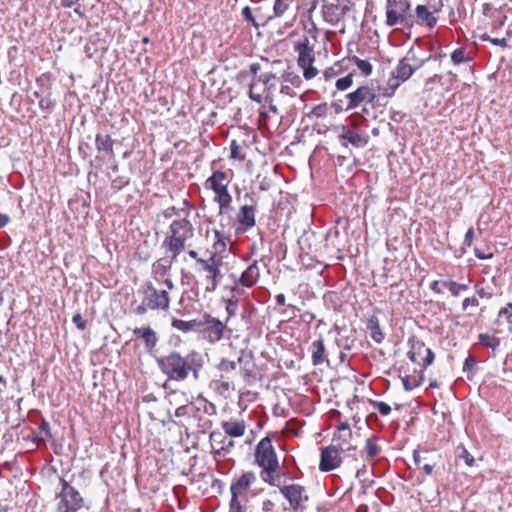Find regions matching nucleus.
Listing matches in <instances>:
<instances>
[{"mask_svg": "<svg viewBox=\"0 0 512 512\" xmlns=\"http://www.w3.org/2000/svg\"><path fill=\"white\" fill-rule=\"evenodd\" d=\"M254 463L261 469L260 476L265 483L279 485V460L270 437L262 438L255 446Z\"/></svg>", "mask_w": 512, "mask_h": 512, "instance_id": "1", "label": "nucleus"}, {"mask_svg": "<svg viewBox=\"0 0 512 512\" xmlns=\"http://www.w3.org/2000/svg\"><path fill=\"white\" fill-rule=\"evenodd\" d=\"M142 296L140 304H131L135 315H144L148 310L168 311L170 308V296L167 290H158L151 282L144 283L138 290Z\"/></svg>", "mask_w": 512, "mask_h": 512, "instance_id": "2", "label": "nucleus"}, {"mask_svg": "<svg viewBox=\"0 0 512 512\" xmlns=\"http://www.w3.org/2000/svg\"><path fill=\"white\" fill-rule=\"evenodd\" d=\"M194 235V228L191 222L185 217L183 219L174 220L169 231L163 241V247L173 254V259H177L178 255L185 249L186 241Z\"/></svg>", "mask_w": 512, "mask_h": 512, "instance_id": "3", "label": "nucleus"}, {"mask_svg": "<svg viewBox=\"0 0 512 512\" xmlns=\"http://www.w3.org/2000/svg\"><path fill=\"white\" fill-rule=\"evenodd\" d=\"M230 182L231 177L228 172L215 170L204 183L205 188L212 190L214 193L213 201L219 206V215L232 210V196L228 190Z\"/></svg>", "mask_w": 512, "mask_h": 512, "instance_id": "4", "label": "nucleus"}, {"mask_svg": "<svg viewBox=\"0 0 512 512\" xmlns=\"http://www.w3.org/2000/svg\"><path fill=\"white\" fill-rule=\"evenodd\" d=\"M257 480L256 474L252 471L244 472L235 477L230 485L231 500L230 512H244L247 503V493L252 484Z\"/></svg>", "mask_w": 512, "mask_h": 512, "instance_id": "5", "label": "nucleus"}, {"mask_svg": "<svg viewBox=\"0 0 512 512\" xmlns=\"http://www.w3.org/2000/svg\"><path fill=\"white\" fill-rule=\"evenodd\" d=\"M191 360V352L182 356L178 352H171L168 355L157 359L161 371L171 380L184 381L187 379V369Z\"/></svg>", "mask_w": 512, "mask_h": 512, "instance_id": "6", "label": "nucleus"}, {"mask_svg": "<svg viewBox=\"0 0 512 512\" xmlns=\"http://www.w3.org/2000/svg\"><path fill=\"white\" fill-rule=\"evenodd\" d=\"M411 7L410 0H386L385 24L388 27L398 25L412 27L413 15Z\"/></svg>", "mask_w": 512, "mask_h": 512, "instance_id": "7", "label": "nucleus"}, {"mask_svg": "<svg viewBox=\"0 0 512 512\" xmlns=\"http://www.w3.org/2000/svg\"><path fill=\"white\" fill-rule=\"evenodd\" d=\"M60 483L61 491L56 495L58 499L56 512L79 511L84 504V499L80 492L64 478H60Z\"/></svg>", "mask_w": 512, "mask_h": 512, "instance_id": "8", "label": "nucleus"}, {"mask_svg": "<svg viewBox=\"0 0 512 512\" xmlns=\"http://www.w3.org/2000/svg\"><path fill=\"white\" fill-rule=\"evenodd\" d=\"M222 259L216 254H212L207 261H199V268L196 271L204 272L203 285L206 293H213L218 288L221 279Z\"/></svg>", "mask_w": 512, "mask_h": 512, "instance_id": "9", "label": "nucleus"}, {"mask_svg": "<svg viewBox=\"0 0 512 512\" xmlns=\"http://www.w3.org/2000/svg\"><path fill=\"white\" fill-rule=\"evenodd\" d=\"M295 51L298 53L297 65L303 71V77L305 80L314 79L319 71L313 65L315 62V53L313 47L310 45L309 39L304 38L298 41L294 46Z\"/></svg>", "mask_w": 512, "mask_h": 512, "instance_id": "10", "label": "nucleus"}, {"mask_svg": "<svg viewBox=\"0 0 512 512\" xmlns=\"http://www.w3.org/2000/svg\"><path fill=\"white\" fill-rule=\"evenodd\" d=\"M199 331L202 337L210 344L218 343L227 330V324L220 319L213 317L210 313L204 312L199 319Z\"/></svg>", "mask_w": 512, "mask_h": 512, "instance_id": "11", "label": "nucleus"}, {"mask_svg": "<svg viewBox=\"0 0 512 512\" xmlns=\"http://www.w3.org/2000/svg\"><path fill=\"white\" fill-rule=\"evenodd\" d=\"M331 445L343 454L352 455L351 453L356 451L357 444L347 422H342L336 427Z\"/></svg>", "mask_w": 512, "mask_h": 512, "instance_id": "12", "label": "nucleus"}, {"mask_svg": "<svg viewBox=\"0 0 512 512\" xmlns=\"http://www.w3.org/2000/svg\"><path fill=\"white\" fill-rule=\"evenodd\" d=\"M408 345L410 346V350L407 355L413 363L420 364L424 369L433 363L435 354L430 348L426 347L423 341L410 338Z\"/></svg>", "mask_w": 512, "mask_h": 512, "instance_id": "13", "label": "nucleus"}, {"mask_svg": "<svg viewBox=\"0 0 512 512\" xmlns=\"http://www.w3.org/2000/svg\"><path fill=\"white\" fill-rule=\"evenodd\" d=\"M256 210L257 201L254 198H250V204H245L240 207L236 215V234H243L255 226Z\"/></svg>", "mask_w": 512, "mask_h": 512, "instance_id": "14", "label": "nucleus"}, {"mask_svg": "<svg viewBox=\"0 0 512 512\" xmlns=\"http://www.w3.org/2000/svg\"><path fill=\"white\" fill-rule=\"evenodd\" d=\"M209 443L211 453L217 457L230 454L235 447L234 441L227 435L219 430L212 431L209 435Z\"/></svg>", "mask_w": 512, "mask_h": 512, "instance_id": "15", "label": "nucleus"}, {"mask_svg": "<svg viewBox=\"0 0 512 512\" xmlns=\"http://www.w3.org/2000/svg\"><path fill=\"white\" fill-rule=\"evenodd\" d=\"M377 95L372 87L367 85L358 87L355 91L346 95V110H353L362 104H373Z\"/></svg>", "mask_w": 512, "mask_h": 512, "instance_id": "16", "label": "nucleus"}, {"mask_svg": "<svg viewBox=\"0 0 512 512\" xmlns=\"http://www.w3.org/2000/svg\"><path fill=\"white\" fill-rule=\"evenodd\" d=\"M280 492L289 501L291 508L295 511L302 509L309 499L306 489L299 484L285 485L280 488Z\"/></svg>", "mask_w": 512, "mask_h": 512, "instance_id": "17", "label": "nucleus"}, {"mask_svg": "<svg viewBox=\"0 0 512 512\" xmlns=\"http://www.w3.org/2000/svg\"><path fill=\"white\" fill-rule=\"evenodd\" d=\"M426 60L416 61L415 55L412 50L408 52V54L399 61L396 68L392 71L393 75H396L402 81H407L412 74L420 68Z\"/></svg>", "mask_w": 512, "mask_h": 512, "instance_id": "18", "label": "nucleus"}, {"mask_svg": "<svg viewBox=\"0 0 512 512\" xmlns=\"http://www.w3.org/2000/svg\"><path fill=\"white\" fill-rule=\"evenodd\" d=\"M439 10L435 6H427L423 4H419L415 7V22L419 26L426 27L428 29H433L438 22V17L436 13Z\"/></svg>", "mask_w": 512, "mask_h": 512, "instance_id": "19", "label": "nucleus"}, {"mask_svg": "<svg viewBox=\"0 0 512 512\" xmlns=\"http://www.w3.org/2000/svg\"><path fill=\"white\" fill-rule=\"evenodd\" d=\"M341 452L331 444L321 449L319 470L329 472L338 468L341 464Z\"/></svg>", "mask_w": 512, "mask_h": 512, "instance_id": "20", "label": "nucleus"}, {"mask_svg": "<svg viewBox=\"0 0 512 512\" xmlns=\"http://www.w3.org/2000/svg\"><path fill=\"white\" fill-rule=\"evenodd\" d=\"M260 278V269L257 261H253L241 274L238 280L235 281L233 290L236 291L238 286L250 288L254 286Z\"/></svg>", "mask_w": 512, "mask_h": 512, "instance_id": "21", "label": "nucleus"}, {"mask_svg": "<svg viewBox=\"0 0 512 512\" xmlns=\"http://www.w3.org/2000/svg\"><path fill=\"white\" fill-rule=\"evenodd\" d=\"M339 140L341 145L348 147V144L354 147H364L367 145L369 137L367 135H361L350 130L347 126H341V133L339 134Z\"/></svg>", "mask_w": 512, "mask_h": 512, "instance_id": "22", "label": "nucleus"}, {"mask_svg": "<svg viewBox=\"0 0 512 512\" xmlns=\"http://www.w3.org/2000/svg\"><path fill=\"white\" fill-rule=\"evenodd\" d=\"M221 428L224 433L227 434L231 439L242 437L247 429V425L244 420L241 419H230L221 422Z\"/></svg>", "mask_w": 512, "mask_h": 512, "instance_id": "23", "label": "nucleus"}, {"mask_svg": "<svg viewBox=\"0 0 512 512\" xmlns=\"http://www.w3.org/2000/svg\"><path fill=\"white\" fill-rule=\"evenodd\" d=\"M176 259H173V254H171V258L163 257L156 260L152 264V275L156 281H160L164 278L172 268L173 262Z\"/></svg>", "mask_w": 512, "mask_h": 512, "instance_id": "24", "label": "nucleus"}, {"mask_svg": "<svg viewBox=\"0 0 512 512\" xmlns=\"http://www.w3.org/2000/svg\"><path fill=\"white\" fill-rule=\"evenodd\" d=\"M133 334L144 341L145 348L150 351L154 349L158 342L156 332L151 327H140L133 330Z\"/></svg>", "mask_w": 512, "mask_h": 512, "instance_id": "25", "label": "nucleus"}, {"mask_svg": "<svg viewBox=\"0 0 512 512\" xmlns=\"http://www.w3.org/2000/svg\"><path fill=\"white\" fill-rule=\"evenodd\" d=\"M312 363L314 366H318L327 361L326 349L324 340L322 337L312 342L310 346Z\"/></svg>", "mask_w": 512, "mask_h": 512, "instance_id": "26", "label": "nucleus"}, {"mask_svg": "<svg viewBox=\"0 0 512 512\" xmlns=\"http://www.w3.org/2000/svg\"><path fill=\"white\" fill-rule=\"evenodd\" d=\"M321 12L324 21L333 26L337 25L343 19L335 3H324Z\"/></svg>", "mask_w": 512, "mask_h": 512, "instance_id": "27", "label": "nucleus"}, {"mask_svg": "<svg viewBox=\"0 0 512 512\" xmlns=\"http://www.w3.org/2000/svg\"><path fill=\"white\" fill-rule=\"evenodd\" d=\"M203 364H204V360H203L202 355L195 350L191 351V360H190V364L187 369V376L191 372L194 380H198L200 370L202 369Z\"/></svg>", "mask_w": 512, "mask_h": 512, "instance_id": "28", "label": "nucleus"}, {"mask_svg": "<svg viewBox=\"0 0 512 512\" xmlns=\"http://www.w3.org/2000/svg\"><path fill=\"white\" fill-rule=\"evenodd\" d=\"M367 329L369 331L370 337L373 341L380 344L384 340V333L381 330L379 320L377 317L372 316L368 319Z\"/></svg>", "mask_w": 512, "mask_h": 512, "instance_id": "29", "label": "nucleus"}, {"mask_svg": "<svg viewBox=\"0 0 512 512\" xmlns=\"http://www.w3.org/2000/svg\"><path fill=\"white\" fill-rule=\"evenodd\" d=\"M171 326L178 331H181L183 333H188V332L194 331L197 328H199L200 322H199V319L185 321V320L173 318L171 321Z\"/></svg>", "mask_w": 512, "mask_h": 512, "instance_id": "30", "label": "nucleus"}, {"mask_svg": "<svg viewBox=\"0 0 512 512\" xmlns=\"http://www.w3.org/2000/svg\"><path fill=\"white\" fill-rule=\"evenodd\" d=\"M95 141H96V149L98 150V152H104L105 154H107L109 156L114 155V151H113L114 141L112 140L110 135L97 134Z\"/></svg>", "mask_w": 512, "mask_h": 512, "instance_id": "31", "label": "nucleus"}, {"mask_svg": "<svg viewBox=\"0 0 512 512\" xmlns=\"http://www.w3.org/2000/svg\"><path fill=\"white\" fill-rule=\"evenodd\" d=\"M258 82L265 85L264 91L266 92V100H268L272 94V90L275 88L276 75L272 72L262 73L257 77Z\"/></svg>", "mask_w": 512, "mask_h": 512, "instance_id": "32", "label": "nucleus"}, {"mask_svg": "<svg viewBox=\"0 0 512 512\" xmlns=\"http://www.w3.org/2000/svg\"><path fill=\"white\" fill-rule=\"evenodd\" d=\"M293 0H275L273 5V15L269 16V20L279 18L290 9Z\"/></svg>", "mask_w": 512, "mask_h": 512, "instance_id": "33", "label": "nucleus"}, {"mask_svg": "<svg viewBox=\"0 0 512 512\" xmlns=\"http://www.w3.org/2000/svg\"><path fill=\"white\" fill-rule=\"evenodd\" d=\"M281 82L291 85L295 88H299L303 83L302 78L289 68L285 70L281 75Z\"/></svg>", "mask_w": 512, "mask_h": 512, "instance_id": "34", "label": "nucleus"}, {"mask_svg": "<svg viewBox=\"0 0 512 512\" xmlns=\"http://www.w3.org/2000/svg\"><path fill=\"white\" fill-rule=\"evenodd\" d=\"M403 387L406 391H411L417 387H419L424 380V376L422 374L418 375H406L401 378Z\"/></svg>", "mask_w": 512, "mask_h": 512, "instance_id": "35", "label": "nucleus"}, {"mask_svg": "<svg viewBox=\"0 0 512 512\" xmlns=\"http://www.w3.org/2000/svg\"><path fill=\"white\" fill-rule=\"evenodd\" d=\"M380 451L381 448L376 443V440L374 438H368L366 440L364 452L369 462H373L374 458L379 454Z\"/></svg>", "mask_w": 512, "mask_h": 512, "instance_id": "36", "label": "nucleus"}, {"mask_svg": "<svg viewBox=\"0 0 512 512\" xmlns=\"http://www.w3.org/2000/svg\"><path fill=\"white\" fill-rule=\"evenodd\" d=\"M404 81L400 80L396 77V75H393V72L391 73V76L389 77L387 81V85L385 88H383L382 95L384 97H391L395 93L396 89L403 83Z\"/></svg>", "mask_w": 512, "mask_h": 512, "instance_id": "37", "label": "nucleus"}, {"mask_svg": "<svg viewBox=\"0 0 512 512\" xmlns=\"http://www.w3.org/2000/svg\"><path fill=\"white\" fill-rule=\"evenodd\" d=\"M442 286L447 288L454 297L459 296L462 291L469 288L467 284H461L453 280L443 281Z\"/></svg>", "mask_w": 512, "mask_h": 512, "instance_id": "38", "label": "nucleus"}, {"mask_svg": "<svg viewBox=\"0 0 512 512\" xmlns=\"http://www.w3.org/2000/svg\"><path fill=\"white\" fill-rule=\"evenodd\" d=\"M502 318H505L508 332L512 333V302H509L498 312V321L500 322Z\"/></svg>", "mask_w": 512, "mask_h": 512, "instance_id": "39", "label": "nucleus"}, {"mask_svg": "<svg viewBox=\"0 0 512 512\" xmlns=\"http://www.w3.org/2000/svg\"><path fill=\"white\" fill-rule=\"evenodd\" d=\"M330 112V107L327 103H321L312 108L307 114L309 119L313 118H325Z\"/></svg>", "mask_w": 512, "mask_h": 512, "instance_id": "40", "label": "nucleus"}, {"mask_svg": "<svg viewBox=\"0 0 512 512\" xmlns=\"http://www.w3.org/2000/svg\"><path fill=\"white\" fill-rule=\"evenodd\" d=\"M349 61L353 62L364 76H369L372 73V65L369 61L357 56L350 57Z\"/></svg>", "mask_w": 512, "mask_h": 512, "instance_id": "41", "label": "nucleus"}, {"mask_svg": "<svg viewBox=\"0 0 512 512\" xmlns=\"http://www.w3.org/2000/svg\"><path fill=\"white\" fill-rule=\"evenodd\" d=\"M225 310H226V319L224 322L226 324L229 322V320L236 316L237 310H238V300L236 298H229L225 300Z\"/></svg>", "mask_w": 512, "mask_h": 512, "instance_id": "42", "label": "nucleus"}, {"mask_svg": "<svg viewBox=\"0 0 512 512\" xmlns=\"http://www.w3.org/2000/svg\"><path fill=\"white\" fill-rule=\"evenodd\" d=\"M237 368V363L232 360H228L225 358H222L221 361L218 364V370L222 373L221 377L223 378L224 375H228L230 372L234 371Z\"/></svg>", "mask_w": 512, "mask_h": 512, "instance_id": "43", "label": "nucleus"}, {"mask_svg": "<svg viewBox=\"0 0 512 512\" xmlns=\"http://www.w3.org/2000/svg\"><path fill=\"white\" fill-rule=\"evenodd\" d=\"M479 341L486 347L492 348L493 350L496 349L500 342L499 339L495 336H491L487 333H481L479 334Z\"/></svg>", "mask_w": 512, "mask_h": 512, "instance_id": "44", "label": "nucleus"}, {"mask_svg": "<svg viewBox=\"0 0 512 512\" xmlns=\"http://www.w3.org/2000/svg\"><path fill=\"white\" fill-rule=\"evenodd\" d=\"M353 73H349L344 77L337 79L335 86L339 91H345L353 84Z\"/></svg>", "mask_w": 512, "mask_h": 512, "instance_id": "45", "label": "nucleus"}, {"mask_svg": "<svg viewBox=\"0 0 512 512\" xmlns=\"http://www.w3.org/2000/svg\"><path fill=\"white\" fill-rule=\"evenodd\" d=\"M372 407L377 410L382 416H388L391 413L389 404L383 401L370 400Z\"/></svg>", "mask_w": 512, "mask_h": 512, "instance_id": "46", "label": "nucleus"}, {"mask_svg": "<svg viewBox=\"0 0 512 512\" xmlns=\"http://www.w3.org/2000/svg\"><path fill=\"white\" fill-rule=\"evenodd\" d=\"M451 60L455 65H459L469 61V58L465 56V49L458 48L451 54Z\"/></svg>", "mask_w": 512, "mask_h": 512, "instance_id": "47", "label": "nucleus"}, {"mask_svg": "<svg viewBox=\"0 0 512 512\" xmlns=\"http://www.w3.org/2000/svg\"><path fill=\"white\" fill-rule=\"evenodd\" d=\"M183 204H184L185 207L182 208V209H178V208H176L174 206H171V207H168L167 209H165L164 212H163L164 217L165 218H170V217H172L174 215H180V211H185V215L187 216L189 214V210H188V207H187V201L185 200L183 202Z\"/></svg>", "mask_w": 512, "mask_h": 512, "instance_id": "48", "label": "nucleus"}, {"mask_svg": "<svg viewBox=\"0 0 512 512\" xmlns=\"http://www.w3.org/2000/svg\"><path fill=\"white\" fill-rule=\"evenodd\" d=\"M335 5L337 6L340 14L344 18V16L351 10L353 4L351 0H335Z\"/></svg>", "mask_w": 512, "mask_h": 512, "instance_id": "49", "label": "nucleus"}, {"mask_svg": "<svg viewBox=\"0 0 512 512\" xmlns=\"http://www.w3.org/2000/svg\"><path fill=\"white\" fill-rule=\"evenodd\" d=\"M248 95L254 102L261 103L263 100L262 94L257 92V83L255 81L250 83Z\"/></svg>", "mask_w": 512, "mask_h": 512, "instance_id": "50", "label": "nucleus"}, {"mask_svg": "<svg viewBox=\"0 0 512 512\" xmlns=\"http://www.w3.org/2000/svg\"><path fill=\"white\" fill-rule=\"evenodd\" d=\"M340 71H341V66L339 64H335V65L327 68L324 71L323 76L328 81V80L335 78L340 73Z\"/></svg>", "mask_w": 512, "mask_h": 512, "instance_id": "51", "label": "nucleus"}, {"mask_svg": "<svg viewBox=\"0 0 512 512\" xmlns=\"http://www.w3.org/2000/svg\"><path fill=\"white\" fill-rule=\"evenodd\" d=\"M239 149H240L239 145L237 144V142L235 140H233L230 145V150H231L230 157L232 159H237L239 161H243L245 159V155L241 154Z\"/></svg>", "mask_w": 512, "mask_h": 512, "instance_id": "52", "label": "nucleus"}, {"mask_svg": "<svg viewBox=\"0 0 512 512\" xmlns=\"http://www.w3.org/2000/svg\"><path fill=\"white\" fill-rule=\"evenodd\" d=\"M242 16L243 18L248 21L249 23L252 24L253 27L255 28H258L259 27V24L257 23V21L255 20L254 16L252 15V11L250 9L249 6H245L243 9H242Z\"/></svg>", "mask_w": 512, "mask_h": 512, "instance_id": "53", "label": "nucleus"}, {"mask_svg": "<svg viewBox=\"0 0 512 512\" xmlns=\"http://www.w3.org/2000/svg\"><path fill=\"white\" fill-rule=\"evenodd\" d=\"M39 107L43 110V111H47V112H50L51 109L54 107V103L51 99V97L49 95L45 96V97H42L40 100H39Z\"/></svg>", "mask_w": 512, "mask_h": 512, "instance_id": "54", "label": "nucleus"}, {"mask_svg": "<svg viewBox=\"0 0 512 512\" xmlns=\"http://www.w3.org/2000/svg\"><path fill=\"white\" fill-rule=\"evenodd\" d=\"M193 414V407L190 405H182L175 411V416L180 418L184 416H190Z\"/></svg>", "mask_w": 512, "mask_h": 512, "instance_id": "55", "label": "nucleus"}, {"mask_svg": "<svg viewBox=\"0 0 512 512\" xmlns=\"http://www.w3.org/2000/svg\"><path fill=\"white\" fill-rule=\"evenodd\" d=\"M39 432L41 434V440H45L48 438H51V432H50V425L47 421H42V423L39 426Z\"/></svg>", "mask_w": 512, "mask_h": 512, "instance_id": "56", "label": "nucleus"}, {"mask_svg": "<svg viewBox=\"0 0 512 512\" xmlns=\"http://www.w3.org/2000/svg\"><path fill=\"white\" fill-rule=\"evenodd\" d=\"M481 38L483 40L491 42L493 45H496V46H500V47H506L507 46L506 38H491L488 35H483Z\"/></svg>", "mask_w": 512, "mask_h": 512, "instance_id": "57", "label": "nucleus"}, {"mask_svg": "<svg viewBox=\"0 0 512 512\" xmlns=\"http://www.w3.org/2000/svg\"><path fill=\"white\" fill-rule=\"evenodd\" d=\"M476 365V360L473 357V355L469 354L467 358L465 359L464 365H463V371H472Z\"/></svg>", "mask_w": 512, "mask_h": 512, "instance_id": "58", "label": "nucleus"}, {"mask_svg": "<svg viewBox=\"0 0 512 512\" xmlns=\"http://www.w3.org/2000/svg\"><path fill=\"white\" fill-rule=\"evenodd\" d=\"M73 323L77 326L79 330H85L86 329V322L82 318L81 314L77 313L72 318Z\"/></svg>", "mask_w": 512, "mask_h": 512, "instance_id": "59", "label": "nucleus"}, {"mask_svg": "<svg viewBox=\"0 0 512 512\" xmlns=\"http://www.w3.org/2000/svg\"><path fill=\"white\" fill-rule=\"evenodd\" d=\"M479 305V301L476 297H467L462 302L463 310H467L468 307H477Z\"/></svg>", "mask_w": 512, "mask_h": 512, "instance_id": "60", "label": "nucleus"}, {"mask_svg": "<svg viewBox=\"0 0 512 512\" xmlns=\"http://www.w3.org/2000/svg\"><path fill=\"white\" fill-rule=\"evenodd\" d=\"M460 457L464 459L467 466H472L474 464V457L465 448L462 449Z\"/></svg>", "mask_w": 512, "mask_h": 512, "instance_id": "61", "label": "nucleus"}, {"mask_svg": "<svg viewBox=\"0 0 512 512\" xmlns=\"http://www.w3.org/2000/svg\"><path fill=\"white\" fill-rule=\"evenodd\" d=\"M217 384V390L220 392V393H224V392H227L229 391L231 388L234 389L232 386H231V383L229 381H217L216 382Z\"/></svg>", "mask_w": 512, "mask_h": 512, "instance_id": "62", "label": "nucleus"}, {"mask_svg": "<svg viewBox=\"0 0 512 512\" xmlns=\"http://www.w3.org/2000/svg\"><path fill=\"white\" fill-rule=\"evenodd\" d=\"M442 282L441 281H438V280H435L433 281L431 284H430V289L431 291H433L434 293H437V294H440L442 293Z\"/></svg>", "mask_w": 512, "mask_h": 512, "instance_id": "63", "label": "nucleus"}, {"mask_svg": "<svg viewBox=\"0 0 512 512\" xmlns=\"http://www.w3.org/2000/svg\"><path fill=\"white\" fill-rule=\"evenodd\" d=\"M367 105H368V104H364V105H363V107L361 108V111L359 112V115H360L363 119H366V117L375 118L376 116H375V115H371L370 108H369Z\"/></svg>", "mask_w": 512, "mask_h": 512, "instance_id": "64", "label": "nucleus"}]
</instances>
